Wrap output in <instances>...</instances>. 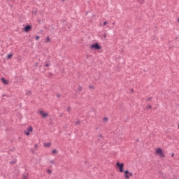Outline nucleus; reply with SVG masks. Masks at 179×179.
Masks as SVG:
<instances>
[{
	"label": "nucleus",
	"mask_w": 179,
	"mask_h": 179,
	"mask_svg": "<svg viewBox=\"0 0 179 179\" xmlns=\"http://www.w3.org/2000/svg\"><path fill=\"white\" fill-rule=\"evenodd\" d=\"M155 154L157 156H159V157H163V158L166 157V155H164L163 150L160 148L156 149Z\"/></svg>",
	"instance_id": "f257e3e1"
},
{
	"label": "nucleus",
	"mask_w": 179,
	"mask_h": 179,
	"mask_svg": "<svg viewBox=\"0 0 179 179\" xmlns=\"http://www.w3.org/2000/svg\"><path fill=\"white\" fill-rule=\"evenodd\" d=\"M124 178L125 179H129V178L132 177L134 176V173L132 172H129L128 170L125 171L124 173Z\"/></svg>",
	"instance_id": "f03ea898"
},
{
	"label": "nucleus",
	"mask_w": 179,
	"mask_h": 179,
	"mask_svg": "<svg viewBox=\"0 0 179 179\" xmlns=\"http://www.w3.org/2000/svg\"><path fill=\"white\" fill-rule=\"evenodd\" d=\"M117 167H119V171L120 173H124V163H116Z\"/></svg>",
	"instance_id": "7ed1b4c3"
},
{
	"label": "nucleus",
	"mask_w": 179,
	"mask_h": 179,
	"mask_svg": "<svg viewBox=\"0 0 179 179\" xmlns=\"http://www.w3.org/2000/svg\"><path fill=\"white\" fill-rule=\"evenodd\" d=\"M91 50H101V46L99 43H94L90 45Z\"/></svg>",
	"instance_id": "20e7f679"
},
{
	"label": "nucleus",
	"mask_w": 179,
	"mask_h": 179,
	"mask_svg": "<svg viewBox=\"0 0 179 179\" xmlns=\"http://www.w3.org/2000/svg\"><path fill=\"white\" fill-rule=\"evenodd\" d=\"M32 29L31 25H27L24 27V30L26 33H29Z\"/></svg>",
	"instance_id": "39448f33"
},
{
	"label": "nucleus",
	"mask_w": 179,
	"mask_h": 179,
	"mask_svg": "<svg viewBox=\"0 0 179 179\" xmlns=\"http://www.w3.org/2000/svg\"><path fill=\"white\" fill-rule=\"evenodd\" d=\"M38 113L42 115L43 118H47L48 117V113H44V110H40Z\"/></svg>",
	"instance_id": "423d86ee"
},
{
	"label": "nucleus",
	"mask_w": 179,
	"mask_h": 179,
	"mask_svg": "<svg viewBox=\"0 0 179 179\" xmlns=\"http://www.w3.org/2000/svg\"><path fill=\"white\" fill-rule=\"evenodd\" d=\"M1 82L3 83V85H9V80H6L5 78H1Z\"/></svg>",
	"instance_id": "0eeeda50"
},
{
	"label": "nucleus",
	"mask_w": 179,
	"mask_h": 179,
	"mask_svg": "<svg viewBox=\"0 0 179 179\" xmlns=\"http://www.w3.org/2000/svg\"><path fill=\"white\" fill-rule=\"evenodd\" d=\"M43 146L45 148H50V146H51V143H45L43 144Z\"/></svg>",
	"instance_id": "6e6552de"
},
{
	"label": "nucleus",
	"mask_w": 179,
	"mask_h": 179,
	"mask_svg": "<svg viewBox=\"0 0 179 179\" xmlns=\"http://www.w3.org/2000/svg\"><path fill=\"white\" fill-rule=\"evenodd\" d=\"M27 131H28V132H33V127H28Z\"/></svg>",
	"instance_id": "1a4fd4ad"
},
{
	"label": "nucleus",
	"mask_w": 179,
	"mask_h": 179,
	"mask_svg": "<svg viewBox=\"0 0 179 179\" xmlns=\"http://www.w3.org/2000/svg\"><path fill=\"white\" fill-rule=\"evenodd\" d=\"M50 41H51V38H50V36H48L45 43H50Z\"/></svg>",
	"instance_id": "9d476101"
},
{
	"label": "nucleus",
	"mask_w": 179,
	"mask_h": 179,
	"mask_svg": "<svg viewBox=\"0 0 179 179\" xmlns=\"http://www.w3.org/2000/svg\"><path fill=\"white\" fill-rule=\"evenodd\" d=\"M12 57H13V55H12V54L8 55L7 59H10L12 58Z\"/></svg>",
	"instance_id": "9b49d317"
},
{
	"label": "nucleus",
	"mask_w": 179,
	"mask_h": 179,
	"mask_svg": "<svg viewBox=\"0 0 179 179\" xmlns=\"http://www.w3.org/2000/svg\"><path fill=\"white\" fill-rule=\"evenodd\" d=\"M50 63H46L45 64V68H48V66H50Z\"/></svg>",
	"instance_id": "f8f14e48"
},
{
	"label": "nucleus",
	"mask_w": 179,
	"mask_h": 179,
	"mask_svg": "<svg viewBox=\"0 0 179 179\" xmlns=\"http://www.w3.org/2000/svg\"><path fill=\"white\" fill-rule=\"evenodd\" d=\"M24 132L25 135H27V136H29V135H30V132L29 131H24Z\"/></svg>",
	"instance_id": "ddd939ff"
},
{
	"label": "nucleus",
	"mask_w": 179,
	"mask_h": 179,
	"mask_svg": "<svg viewBox=\"0 0 179 179\" xmlns=\"http://www.w3.org/2000/svg\"><path fill=\"white\" fill-rule=\"evenodd\" d=\"M103 121L107 122L108 121V117H103Z\"/></svg>",
	"instance_id": "4468645a"
},
{
	"label": "nucleus",
	"mask_w": 179,
	"mask_h": 179,
	"mask_svg": "<svg viewBox=\"0 0 179 179\" xmlns=\"http://www.w3.org/2000/svg\"><path fill=\"white\" fill-rule=\"evenodd\" d=\"M47 173H48V174H51V173H52V171L50 169H48Z\"/></svg>",
	"instance_id": "2eb2a0df"
},
{
	"label": "nucleus",
	"mask_w": 179,
	"mask_h": 179,
	"mask_svg": "<svg viewBox=\"0 0 179 179\" xmlns=\"http://www.w3.org/2000/svg\"><path fill=\"white\" fill-rule=\"evenodd\" d=\"M89 89H92L93 90H94V86H93V85H90V86H89Z\"/></svg>",
	"instance_id": "dca6fc26"
},
{
	"label": "nucleus",
	"mask_w": 179,
	"mask_h": 179,
	"mask_svg": "<svg viewBox=\"0 0 179 179\" xmlns=\"http://www.w3.org/2000/svg\"><path fill=\"white\" fill-rule=\"evenodd\" d=\"M78 92H82V87L79 86L78 87Z\"/></svg>",
	"instance_id": "f3484780"
},
{
	"label": "nucleus",
	"mask_w": 179,
	"mask_h": 179,
	"mask_svg": "<svg viewBox=\"0 0 179 179\" xmlns=\"http://www.w3.org/2000/svg\"><path fill=\"white\" fill-rule=\"evenodd\" d=\"M103 38H107V34H103Z\"/></svg>",
	"instance_id": "a211bd4d"
},
{
	"label": "nucleus",
	"mask_w": 179,
	"mask_h": 179,
	"mask_svg": "<svg viewBox=\"0 0 179 179\" xmlns=\"http://www.w3.org/2000/svg\"><path fill=\"white\" fill-rule=\"evenodd\" d=\"M71 107H68L67 108L68 113H71Z\"/></svg>",
	"instance_id": "6ab92c4d"
},
{
	"label": "nucleus",
	"mask_w": 179,
	"mask_h": 179,
	"mask_svg": "<svg viewBox=\"0 0 179 179\" xmlns=\"http://www.w3.org/2000/svg\"><path fill=\"white\" fill-rule=\"evenodd\" d=\"M103 26H107V22L104 21L103 23Z\"/></svg>",
	"instance_id": "aec40b11"
},
{
	"label": "nucleus",
	"mask_w": 179,
	"mask_h": 179,
	"mask_svg": "<svg viewBox=\"0 0 179 179\" xmlns=\"http://www.w3.org/2000/svg\"><path fill=\"white\" fill-rule=\"evenodd\" d=\"M79 124H80V122L79 120L76 122V125H79Z\"/></svg>",
	"instance_id": "412c9836"
},
{
	"label": "nucleus",
	"mask_w": 179,
	"mask_h": 179,
	"mask_svg": "<svg viewBox=\"0 0 179 179\" xmlns=\"http://www.w3.org/2000/svg\"><path fill=\"white\" fill-rule=\"evenodd\" d=\"M39 39H40V36H36V37L35 38V40H36V41H38Z\"/></svg>",
	"instance_id": "4be33fe9"
},
{
	"label": "nucleus",
	"mask_w": 179,
	"mask_h": 179,
	"mask_svg": "<svg viewBox=\"0 0 179 179\" xmlns=\"http://www.w3.org/2000/svg\"><path fill=\"white\" fill-rule=\"evenodd\" d=\"M147 108H148V110H150V108H152V106L149 105V106L147 107Z\"/></svg>",
	"instance_id": "5701e85b"
},
{
	"label": "nucleus",
	"mask_w": 179,
	"mask_h": 179,
	"mask_svg": "<svg viewBox=\"0 0 179 179\" xmlns=\"http://www.w3.org/2000/svg\"><path fill=\"white\" fill-rule=\"evenodd\" d=\"M52 152L53 154L57 153V150H53Z\"/></svg>",
	"instance_id": "b1692460"
},
{
	"label": "nucleus",
	"mask_w": 179,
	"mask_h": 179,
	"mask_svg": "<svg viewBox=\"0 0 179 179\" xmlns=\"http://www.w3.org/2000/svg\"><path fill=\"white\" fill-rule=\"evenodd\" d=\"M148 101H150V100H152V97H149V98H148Z\"/></svg>",
	"instance_id": "393cba45"
},
{
	"label": "nucleus",
	"mask_w": 179,
	"mask_h": 179,
	"mask_svg": "<svg viewBox=\"0 0 179 179\" xmlns=\"http://www.w3.org/2000/svg\"><path fill=\"white\" fill-rule=\"evenodd\" d=\"M34 146H35V148L37 149V148L38 147V145L36 144Z\"/></svg>",
	"instance_id": "a878e982"
},
{
	"label": "nucleus",
	"mask_w": 179,
	"mask_h": 179,
	"mask_svg": "<svg viewBox=\"0 0 179 179\" xmlns=\"http://www.w3.org/2000/svg\"><path fill=\"white\" fill-rule=\"evenodd\" d=\"M171 157H174V153H172Z\"/></svg>",
	"instance_id": "bb28decb"
},
{
	"label": "nucleus",
	"mask_w": 179,
	"mask_h": 179,
	"mask_svg": "<svg viewBox=\"0 0 179 179\" xmlns=\"http://www.w3.org/2000/svg\"><path fill=\"white\" fill-rule=\"evenodd\" d=\"M112 24H115V22H113Z\"/></svg>",
	"instance_id": "cd10ccee"
},
{
	"label": "nucleus",
	"mask_w": 179,
	"mask_h": 179,
	"mask_svg": "<svg viewBox=\"0 0 179 179\" xmlns=\"http://www.w3.org/2000/svg\"><path fill=\"white\" fill-rule=\"evenodd\" d=\"M178 23H179V19H178Z\"/></svg>",
	"instance_id": "c85d7f7f"
},
{
	"label": "nucleus",
	"mask_w": 179,
	"mask_h": 179,
	"mask_svg": "<svg viewBox=\"0 0 179 179\" xmlns=\"http://www.w3.org/2000/svg\"><path fill=\"white\" fill-rule=\"evenodd\" d=\"M57 97H59V95H57Z\"/></svg>",
	"instance_id": "c756f323"
},
{
	"label": "nucleus",
	"mask_w": 179,
	"mask_h": 179,
	"mask_svg": "<svg viewBox=\"0 0 179 179\" xmlns=\"http://www.w3.org/2000/svg\"><path fill=\"white\" fill-rule=\"evenodd\" d=\"M178 129H179V124H178Z\"/></svg>",
	"instance_id": "7c9ffc66"
}]
</instances>
